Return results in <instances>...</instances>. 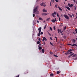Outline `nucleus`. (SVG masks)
I'll return each instance as SVG.
<instances>
[{
    "mask_svg": "<svg viewBox=\"0 0 77 77\" xmlns=\"http://www.w3.org/2000/svg\"><path fill=\"white\" fill-rule=\"evenodd\" d=\"M38 6H37L34 9L33 13H35L36 14H39V11H38Z\"/></svg>",
    "mask_w": 77,
    "mask_h": 77,
    "instance_id": "1",
    "label": "nucleus"
},
{
    "mask_svg": "<svg viewBox=\"0 0 77 77\" xmlns=\"http://www.w3.org/2000/svg\"><path fill=\"white\" fill-rule=\"evenodd\" d=\"M64 17H65V18H66L67 20H69V16H68L66 14H65L64 15Z\"/></svg>",
    "mask_w": 77,
    "mask_h": 77,
    "instance_id": "2",
    "label": "nucleus"
},
{
    "mask_svg": "<svg viewBox=\"0 0 77 77\" xmlns=\"http://www.w3.org/2000/svg\"><path fill=\"white\" fill-rule=\"evenodd\" d=\"M57 14L56 12L54 11V13H53L52 14V15L54 17V18H55L56 17V16L54 15H56Z\"/></svg>",
    "mask_w": 77,
    "mask_h": 77,
    "instance_id": "3",
    "label": "nucleus"
},
{
    "mask_svg": "<svg viewBox=\"0 0 77 77\" xmlns=\"http://www.w3.org/2000/svg\"><path fill=\"white\" fill-rule=\"evenodd\" d=\"M51 21H52L53 23H55V21H56V22H57V20H56V18H55V20L54 19L52 20Z\"/></svg>",
    "mask_w": 77,
    "mask_h": 77,
    "instance_id": "4",
    "label": "nucleus"
},
{
    "mask_svg": "<svg viewBox=\"0 0 77 77\" xmlns=\"http://www.w3.org/2000/svg\"><path fill=\"white\" fill-rule=\"evenodd\" d=\"M68 5L69 7H70V8H71V7H72L73 6V5H72V4H70L68 3Z\"/></svg>",
    "mask_w": 77,
    "mask_h": 77,
    "instance_id": "5",
    "label": "nucleus"
},
{
    "mask_svg": "<svg viewBox=\"0 0 77 77\" xmlns=\"http://www.w3.org/2000/svg\"><path fill=\"white\" fill-rule=\"evenodd\" d=\"M41 29H42V28L41 27L38 28V30L39 32H41Z\"/></svg>",
    "mask_w": 77,
    "mask_h": 77,
    "instance_id": "6",
    "label": "nucleus"
},
{
    "mask_svg": "<svg viewBox=\"0 0 77 77\" xmlns=\"http://www.w3.org/2000/svg\"><path fill=\"white\" fill-rule=\"evenodd\" d=\"M44 41H47V39L46 38H45V37H43V38L42 40L43 42H44Z\"/></svg>",
    "mask_w": 77,
    "mask_h": 77,
    "instance_id": "7",
    "label": "nucleus"
},
{
    "mask_svg": "<svg viewBox=\"0 0 77 77\" xmlns=\"http://www.w3.org/2000/svg\"><path fill=\"white\" fill-rule=\"evenodd\" d=\"M42 15H47L48 13H42Z\"/></svg>",
    "mask_w": 77,
    "mask_h": 77,
    "instance_id": "8",
    "label": "nucleus"
},
{
    "mask_svg": "<svg viewBox=\"0 0 77 77\" xmlns=\"http://www.w3.org/2000/svg\"><path fill=\"white\" fill-rule=\"evenodd\" d=\"M38 50H42V47H40L39 45H38Z\"/></svg>",
    "mask_w": 77,
    "mask_h": 77,
    "instance_id": "9",
    "label": "nucleus"
},
{
    "mask_svg": "<svg viewBox=\"0 0 77 77\" xmlns=\"http://www.w3.org/2000/svg\"><path fill=\"white\" fill-rule=\"evenodd\" d=\"M43 12H47V11L45 10V9L44 8L43 10Z\"/></svg>",
    "mask_w": 77,
    "mask_h": 77,
    "instance_id": "10",
    "label": "nucleus"
},
{
    "mask_svg": "<svg viewBox=\"0 0 77 77\" xmlns=\"http://www.w3.org/2000/svg\"><path fill=\"white\" fill-rule=\"evenodd\" d=\"M57 31L58 33H59V32L60 33V32H61V30L59 29H58Z\"/></svg>",
    "mask_w": 77,
    "mask_h": 77,
    "instance_id": "11",
    "label": "nucleus"
},
{
    "mask_svg": "<svg viewBox=\"0 0 77 77\" xmlns=\"http://www.w3.org/2000/svg\"><path fill=\"white\" fill-rule=\"evenodd\" d=\"M66 8H67L68 10H69V11L70 10V8H69V7L66 6Z\"/></svg>",
    "mask_w": 77,
    "mask_h": 77,
    "instance_id": "12",
    "label": "nucleus"
},
{
    "mask_svg": "<svg viewBox=\"0 0 77 77\" xmlns=\"http://www.w3.org/2000/svg\"><path fill=\"white\" fill-rule=\"evenodd\" d=\"M54 75V74L53 73H51L50 75V77H53Z\"/></svg>",
    "mask_w": 77,
    "mask_h": 77,
    "instance_id": "13",
    "label": "nucleus"
},
{
    "mask_svg": "<svg viewBox=\"0 0 77 77\" xmlns=\"http://www.w3.org/2000/svg\"><path fill=\"white\" fill-rule=\"evenodd\" d=\"M71 46H72V47L73 46H77V44H74L72 45Z\"/></svg>",
    "mask_w": 77,
    "mask_h": 77,
    "instance_id": "14",
    "label": "nucleus"
},
{
    "mask_svg": "<svg viewBox=\"0 0 77 77\" xmlns=\"http://www.w3.org/2000/svg\"><path fill=\"white\" fill-rule=\"evenodd\" d=\"M44 5V2H43L40 4V5L42 6H43Z\"/></svg>",
    "mask_w": 77,
    "mask_h": 77,
    "instance_id": "15",
    "label": "nucleus"
},
{
    "mask_svg": "<svg viewBox=\"0 0 77 77\" xmlns=\"http://www.w3.org/2000/svg\"><path fill=\"white\" fill-rule=\"evenodd\" d=\"M58 9H59V10H60V11H62V8H60L59 7H58Z\"/></svg>",
    "mask_w": 77,
    "mask_h": 77,
    "instance_id": "16",
    "label": "nucleus"
},
{
    "mask_svg": "<svg viewBox=\"0 0 77 77\" xmlns=\"http://www.w3.org/2000/svg\"><path fill=\"white\" fill-rule=\"evenodd\" d=\"M42 52L43 53H44V52H45L44 49H42Z\"/></svg>",
    "mask_w": 77,
    "mask_h": 77,
    "instance_id": "17",
    "label": "nucleus"
},
{
    "mask_svg": "<svg viewBox=\"0 0 77 77\" xmlns=\"http://www.w3.org/2000/svg\"><path fill=\"white\" fill-rule=\"evenodd\" d=\"M40 35H41V32H38V36H40Z\"/></svg>",
    "mask_w": 77,
    "mask_h": 77,
    "instance_id": "18",
    "label": "nucleus"
},
{
    "mask_svg": "<svg viewBox=\"0 0 77 77\" xmlns=\"http://www.w3.org/2000/svg\"><path fill=\"white\" fill-rule=\"evenodd\" d=\"M50 17H49L48 19H47L46 20V21H49V20H50Z\"/></svg>",
    "mask_w": 77,
    "mask_h": 77,
    "instance_id": "19",
    "label": "nucleus"
},
{
    "mask_svg": "<svg viewBox=\"0 0 77 77\" xmlns=\"http://www.w3.org/2000/svg\"><path fill=\"white\" fill-rule=\"evenodd\" d=\"M76 56H77V54H75L72 56V57H76Z\"/></svg>",
    "mask_w": 77,
    "mask_h": 77,
    "instance_id": "20",
    "label": "nucleus"
},
{
    "mask_svg": "<svg viewBox=\"0 0 77 77\" xmlns=\"http://www.w3.org/2000/svg\"><path fill=\"white\" fill-rule=\"evenodd\" d=\"M39 20H43L42 18L41 17H39Z\"/></svg>",
    "mask_w": 77,
    "mask_h": 77,
    "instance_id": "21",
    "label": "nucleus"
},
{
    "mask_svg": "<svg viewBox=\"0 0 77 77\" xmlns=\"http://www.w3.org/2000/svg\"><path fill=\"white\" fill-rule=\"evenodd\" d=\"M37 44H40V42L38 41Z\"/></svg>",
    "mask_w": 77,
    "mask_h": 77,
    "instance_id": "22",
    "label": "nucleus"
},
{
    "mask_svg": "<svg viewBox=\"0 0 77 77\" xmlns=\"http://www.w3.org/2000/svg\"><path fill=\"white\" fill-rule=\"evenodd\" d=\"M68 52H70L71 51H72V50L69 49L68 51Z\"/></svg>",
    "mask_w": 77,
    "mask_h": 77,
    "instance_id": "23",
    "label": "nucleus"
},
{
    "mask_svg": "<svg viewBox=\"0 0 77 77\" xmlns=\"http://www.w3.org/2000/svg\"><path fill=\"white\" fill-rule=\"evenodd\" d=\"M50 43L51 45H52V46H53L54 45L53 44V43H51V42H50Z\"/></svg>",
    "mask_w": 77,
    "mask_h": 77,
    "instance_id": "24",
    "label": "nucleus"
},
{
    "mask_svg": "<svg viewBox=\"0 0 77 77\" xmlns=\"http://www.w3.org/2000/svg\"><path fill=\"white\" fill-rule=\"evenodd\" d=\"M60 73V71H58L57 72V74H59Z\"/></svg>",
    "mask_w": 77,
    "mask_h": 77,
    "instance_id": "25",
    "label": "nucleus"
},
{
    "mask_svg": "<svg viewBox=\"0 0 77 77\" xmlns=\"http://www.w3.org/2000/svg\"><path fill=\"white\" fill-rule=\"evenodd\" d=\"M46 27H47V24L45 25V27H44V29H45V28H46Z\"/></svg>",
    "mask_w": 77,
    "mask_h": 77,
    "instance_id": "26",
    "label": "nucleus"
},
{
    "mask_svg": "<svg viewBox=\"0 0 77 77\" xmlns=\"http://www.w3.org/2000/svg\"><path fill=\"white\" fill-rule=\"evenodd\" d=\"M68 15H69V16L70 17H72V15H71L69 14H68Z\"/></svg>",
    "mask_w": 77,
    "mask_h": 77,
    "instance_id": "27",
    "label": "nucleus"
},
{
    "mask_svg": "<svg viewBox=\"0 0 77 77\" xmlns=\"http://www.w3.org/2000/svg\"><path fill=\"white\" fill-rule=\"evenodd\" d=\"M54 56L55 57H58V56L55 55H54Z\"/></svg>",
    "mask_w": 77,
    "mask_h": 77,
    "instance_id": "28",
    "label": "nucleus"
},
{
    "mask_svg": "<svg viewBox=\"0 0 77 77\" xmlns=\"http://www.w3.org/2000/svg\"><path fill=\"white\" fill-rule=\"evenodd\" d=\"M50 29L51 31H52V30H53V29H52V28H51V27H50Z\"/></svg>",
    "mask_w": 77,
    "mask_h": 77,
    "instance_id": "29",
    "label": "nucleus"
},
{
    "mask_svg": "<svg viewBox=\"0 0 77 77\" xmlns=\"http://www.w3.org/2000/svg\"><path fill=\"white\" fill-rule=\"evenodd\" d=\"M66 26L64 27V30H66Z\"/></svg>",
    "mask_w": 77,
    "mask_h": 77,
    "instance_id": "30",
    "label": "nucleus"
},
{
    "mask_svg": "<svg viewBox=\"0 0 77 77\" xmlns=\"http://www.w3.org/2000/svg\"><path fill=\"white\" fill-rule=\"evenodd\" d=\"M55 38H56V41L57 42V37H55Z\"/></svg>",
    "mask_w": 77,
    "mask_h": 77,
    "instance_id": "31",
    "label": "nucleus"
},
{
    "mask_svg": "<svg viewBox=\"0 0 77 77\" xmlns=\"http://www.w3.org/2000/svg\"><path fill=\"white\" fill-rule=\"evenodd\" d=\"M54 30H56V27L55 26H54Z\"/></svg>",
    "mask_w": 77,
    "mask_h": 77,
    "instance_id": "32",
    "label": "nucleus"
},
{
    "mask_svg": "<svg viewBox=\"0 0 77 77\" xmlns=\"http://www.w3.org/2000/svg\"><path fill=\"white\" fill-rule=\"evenodd\" d=\"M72 41H73L74 42H75V39H73L72 40Z\"/></svg>",
    "mask_w": 77,
    "mask_h": 77,
    "instance_id": "33",
    "label": "nucleus"
},
{
    "mask_svg": "<svg viewBox=\"0 0 77 77\" xmlns=\"http://www.w3.org/2000/svg\"><path fill=\"white\" fill-rule=\"evenodd\" d=\"M48 34L49 35H50V36H51V34H50V33H49V32H48Z\"/></svg>",
    "mask_w": 77,
    "mask_h": 77,
    "instance_id": "34",
    "label": "nucleus"
},
{
    "mask_svg": "<svg viewBox=\"0 0 77 77\" xmlns=\"http://www.w3.org/2000/svg\"><path fill=\"white\" fill-rule=\"evenodd\" d=\"M38 41H40V42H41V38H38Z\"/></svg>",
    "mask_w": 77,
    "mask_h": 77,
    "instance_id": "35",
    "label": "nucleus"
},
{
    "mask_svg": "<svg viewBox=\"0 0 77 77\" xmlns=\"http://www.w3.org/2000/svg\"><path fill=\"white\" fill-rule=\"evenodd\" d=\"M69 53L67 52V53H65V54H66V55H67V54H69Z\"/></svg>",
    "mask_w": 77,
    "mask_h": 77,
    "instance_id": "36",
    "label": "nucleus"
},
{
    "mask_svg": "<svg viewBox=\"0 0 77 77\" xmlns=\"http://www.w3.org/2000/svg\"><path fill=\"white\" fill-rule=\"evenodd\" d=\"M40 34H41V35H43V32H41V33H40Z\"/></svg>",
    "mask_w": 77,
    "mask_h": 77,
    "instance_id": "37",
    "label": "nucleus"
},
{
    "mask_svg": "<svg viewBox=\"0 0 77 77\" xmlns=\"http://www.w3.org/2000/svg\"><path fill=\"white\" fill-rule=\"evenodd\" d=\"M35 14H33V17H35Z\"/></svg>",
    "mask_w": 77,
    "mask_h": 77,
    "instance_id": "38",
    "label": "nucleus"
},
{
    "mask_svg": "<svg viewBox=\"0 0 77 77\" xmlns=\"http://www.w3.org/2000/svg\"><path fill=\"white\" fill-rule=\"evenodd\" d=\"M50 39L51 40H52V41L53 40V38H52L50 37Z\"/></svg>",
    "mask_w": 77,
    "mask_h": 77,
    "instance_id": "39",
    "label": "nucleus"
},
{
    "mask_svg": "<svg viewBox=\"0 0 77 77\" xmlns=\"http://www.w3.org/2000/svg\"><path fill=\"white\" fill-rule=\"evenodd\" d=\"M67 45H72L71 44H68Z\"/></svg>",
    "mask_w": 77,
    "mask_h": 77,
    "instance_id": "40",
    "label": "nucleus"
},
{
    "mask_svg": "<svg viewBox=\"0 0 77 77\" xmlns=\"http://www.w3.org/2000/svg\"><path fill=\"white\" fill-rule=\"evenodd\" d=\"M77 57L74 59V60H77Z\"/></svg>",
    "mask_w": 77,
    "mask_h": 77,
    "instance_id": "41",
    "label": "nucleus"
},
{
    "mask_svg": "<svg viewBox=\"0 0 77 77\" xmlns=\"http://www.w3.org/2000/svg\"><path fill=\"white\" fill-rule=\"evenodd\" d=\"M75 10H76V7L75 6Z\"/></svg>",
    "mask_w": 77,
    "mask_h": 77,
    "instance_id": "42",
    "label": "nucleus"
},
{
    "mask_svg": "<svg viewBox=\"0 0 77 77\" xmlns=\"http://www.w3.org/2000/svg\"><path fill=\"white\" fill-rule=\"evenodd\" d=\"M72 52H70L69 53V54H72Z\"/></svg>",
    "mask_w": 77,
    "mask_h": 77,
    "instance_id": "43",
    "label": "nucleus"
},
{
    "mask_svg": "<svg viewBox=\"0 0 77 77\" xmlns=\"http://www.w3.org/2000/svg\"><path fill=\"white\" fill-rule=\"evenodd\" d=\"M43 6H44V7H45V6H46V5H43Z\"/></svg>",
    "mask_w": 77,
    "mask_h": 77,
    "instance_id": "44",
    "label": "nucleus"
},
{
    "mask_svg": "<svg viewBox=\"0 0 77 77\" xmlns=\"http://www.w3.org/2000/svg\"><path fill=\"white\" fill-rule=\"evenodd\" d=\"M57 17H59V14L58 13L57 14Z\"/></svg>",
    "mask_w": 77,
    "mask_h": 77,
    "instance_id": "45",
    "label": "nucleus"
},
{
    "mask_svg": "<svg viewBox=\"0 0 77 77\" xmlns=\"http://www.w3.org/2000/svg\"><path fill=\"white\" fill-rule=\"evenodd\" d=\"M59 21H60V17H59Z\"/></svg>",
    "mask_w": 77,
    "mask_h": 77,
    "instance_id": "46",
    "label": "nucleus"
},
{
    "mask_svg": "<svg viewBox=\"0 0 77 77\" xmlns=\"http://www.w3.org/2000/svg\"><path fill=\"white\" fill-rule=\"evenodd\" d=\"M55 1L56 2H58V0H55Z\"/></svg>",
    "mask_w": 77,
    "mask_h": 77,
    "instance_id": "47",
    "label": "nucleus"
},
{
    "mask_svg": "<svg viewBox=\"0 0 77 77\" xmlns=\"http://www.w3.org/2000/svg\"><path fill=\"white\" fill-rule=\"evenodd\" d=\"M72 17H74V14H72Z\"/></svg>",
    "mask_w": 77,
    "mask_h": 77,
    "instance_id": "48",
    "label": "nucleus"
},
{
    "mask_svg": "<svg viewBox=\"0 0 77 77\" xmlns=\"http://www.w3.org/2000/svg\"><path fill=\"white\" fill-rule=\"evenodd\" d=\"M73 2H74V3H75V0H73Z\"/></svg>",
    "mask_w": 77,
    "mask_h": 77,
    "instance_id": "49",
    "label": "nucleus"
},
{
    "mask_svg": "<svg viewBox=\"0 0 77 77\" xmlns=\"http://www.w3.org/2000/svg\"><path fill=\"white\" fill-rule=\"evenodd\" d=\"M43 44H44V45H45V42H44Z\"/></svg>",
    "mask_w": 77,
    "mask_h": 77,
    "instance_id": "50",
    "label": "nucleus"
},
{
    "mask_svg": "<svg viewBox=\"0 0 77 77\" xmlns=\"http://www.w3.org/2000/svg\"><path fill=\"white\" fill-rule=\"evenodd\" d=\"M55 7L56 8H57V5H55Z\"/></svg>",
    "mask_w": 77,
    "mask_h": 77,
    "instance_id": "51",
    "label": "nucleus"
},
{
    "mask_svg": "<svg viewBox=\"0 0 77 77\" xmlns=\"http://www.w3.org/2000/svg\"><path fill=\"white\" fill-rule=\"evenodd\" d=\"M38 45H39V46H40V45H41V44H40Z\"/></svg>",
    "mask_w": 77,
    "mask_h": 77,
    "instance_id": "52",
    "label": "nucleus"
},
{
    "mask_svg": "<svg viewBox=\"0 0 77 77\" xmlns=\"http://www.w3.org/2000/svg\"><path fill=\"white\" fill-rule=\"evenodd\" d=\"M36 21L38 23H39V21H38V20H37Z\"/></svg>",
    "mask_w": 77,
    "mask_h": 77,
    "instance_id": "53",
    "label": "nucleus"
},
{
    "mask_svg": "<svg viewBox=\"0 0 77 77\" xmlns=\"http://www.w3.org/2000/svg\"><path fill=\"white\" fill-rule=\"evenodd\" d=\"M50 54H53V53H52V52H51V53H50Z\"/></svg>",
    "mask_w": 77,
    "mask_h": 77,
    "instance_id": "54",
    "label": "nucleus"
},
{
    "mask_svg": "<svg viewBox=\"0 0 77 77\" xmlns=\"http://www.w3.org/2000/svg\"><path fill=\"white\" fill-rule=\"evenodd\" d=\"M50 6H51V2L50 3Z\"/></svg>",
    "mask_w": 77,
    "mask_h": 77,
    "instance_id": "55",
    "label": "nucleus"
},
{
    "mask_svg": "<svg viewBox=\"0 0 77 77\" xmlns=\"http://www.w3.org/2000/svg\"><path fill=\"white\" fill-rule=\"evenodd\" d=\"M77 30V29H75V31H76Z\"/></svg>",
    "mask_w": 77,
    "mask_h": 77,
    "instance_id": "56",
    "label": "nucleus"
},
{
    "mask_svg": "<svg viewBox=\"0 0 77 77\" xmlns=\"http://www.w3.org/2000/svg\"><path fill=\"white\" fill-rule=\"evenodd\" d=\"M70 57L72 56V55H71V54L70 55Z\"/></svg>",
    "mask_w": 77,
    "mask_h": 77,
    "instance_id": "57",
    "label": "nucleus"
},
{
    "mask_svg": "<svg viewBox=\"0 0 77 77\" xmlns=\"http://www.w3.org/2000/svg\"><path fill=\"white\" fill-rule=\"evenodd\" d=\"M72 55H72H73L74 54H71Z\"/></svg>",
    "mask_w": 77,
    "mask_h": 77,
    "instance_id": "58",
    "label": "nucleus"
},
{
    "mask_svg": "<svg viewBox=\"0 0 77 77\" xmlns=\"http://www.w3.org/2000/svg\"><path fill=\"white\" fill-rule=\"evenodd\" d=\"M71 57V56L70 55L68 56V57Z\"/></svg>",
    "mask_w": 77,
    "mask_h": 77,
    "instance_id": "59",
    "label": "nucleus"
},
{
    "mask_svg": "<svg viewBox=\"0 0 77 77\" xmlns=\"http://www.w3.org/2000/svg\"><path fill=\"white\" fill-rule=\"evenodd\" d=\"M75 32H76V33H77V30L76 31H75Z\"/></svg>",
    "mask_w": 77,
    "mask_h": 77,
    "instance_id": "60",
    "label": "nucleus"
},
{
    "mask_svg": "<svg viewBox=\"0 0 77 77\" xmlns=\"http://www.w3.org/2000/svg\"><path fill=\"white\" fill-rule=\"evenodd\" d=\"M44 23H46V22L45 21V20L44 21Z\"/></svg>",
    "mask_w": 77,
    "mask_h": 77,
    "instance_id": "61",
    "label": "nucleus"
},
{
    "mask_svg": "<svg viewBox=\"0 0 77 77\" xmlns=\"http://www.w3.org/2000/svg\"><path fill=\"white\" fill-rule=\"evenodd\" d=\"M73 34H75V32H73Z\"/></svg>",
    "mask_w": 77,
    "mask_h": 77,
    "instance_id": "62",
    "label": "nucleus"
},
{
    "mask_svg": "<svg viewBox=\"0 0 77 77\" xmlns=\"http://www.w3.org/2000/svg\"><path fill=\"white\" fill-rule=\"evenodd\" d=\"M75 16L76 17V18H77V16L76 15Z\"/></svg>",
    "mask_w": 77,
    "mask_h": 77,
    "instance_id": "63",
    "label": "nucleus"
},
{
    "mask_svg": "<svg viewBox=\"0 0 77 77\" xmlns=\"http://www.w3.org/2000/svg\"><path fill=\"white\" fill-rule=\"evenodd\" d=\"M61 35H63V34H62Z\"/></svg>",
    "mask_w": 77,
    "mask_h": 77,
    "instance_id": "64",
    "label": "nucleus"
}]
</instances>
